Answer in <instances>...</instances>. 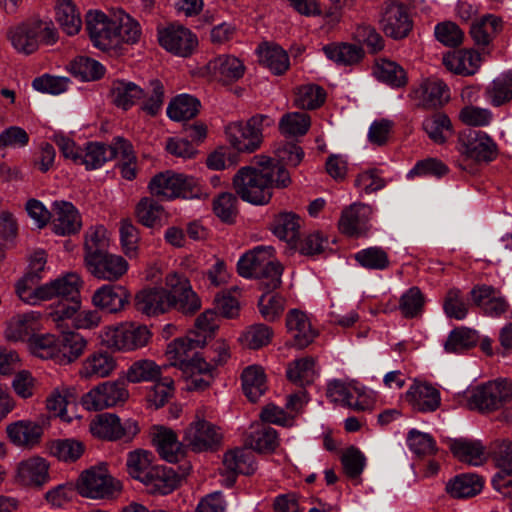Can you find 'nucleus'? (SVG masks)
Masks as SVG:
<instances>
[{
    "mask_svg": "<svg viewBox=\"0 0 512 512\" xmlns=\"http://www.w3.org/2000/svg\"><path fill=\"white\" fill-rule=\"evenodd\" d=\"M166 286L170 289L172 307L183 313H194L201 307L200 299L192 290L188 279L177 273L166 276Z\"/></svg>",
    "mask_w": 512,
    "mask_h": 512,
    "instance_id": "nucleus-20",
    "label": "nucleus"
},
{
    "mask_svg": "<svg viewBox=\"0 0 512 512\" xmlns=\"http://www.w3.org/2000/svg\"><path fill=\"white\" fill-rule=\"evenodd\" d=\"M152 337L146 325L124 322L104 327L99 334L103 345L110 349L128 352L145 347Z\"/></svg>",
    "mask_w": 512,
    "mask_h": 512,
    "instance_id": "nucleus-5",
    "label": "nucleus"
},
{
    "mask_svg": "<svg viewBox=\"0 0 512 512\" xmlns=\"http://www.w3.org/2000/svg\"><path fill=\"white\" fill-rule=\"evenodd\" d=\"M171 300L172 298L168 290L164 288H148L136 294L135 306L143 314L154 316L170 309L172 307Z\"/></svg>",
    "mask_w": 512,
    "mask_h": 512,
    "instance_id": "nucleus-28",
    "label": "nucleus"
},
{
    "mask_svg": "<svg viewBox=\"0 0 512 512\" xmlns=\"http://www.w3.org/2000/svg\"><path fill=\"white\" fill-rule=\"evenodd\" d=\"M153 443L160 456L170 463L177 462L183 456L182 445L171 429L158 426L154 428Z\"/></svg>",
    "mask_w": 512,
    "mask_h": 512,
    "instance_id": "nucleus-33",
    "label": "nucleus"
},
{
    "mask_svg": "<svg viewBox=\"0 0 512 512\" xmlns=\"http://www.w3.org/2000/svg\"><path fill=\"white\" fill-rule=\"evenodd\" d=\"M274 331L271 327L263 323H257L248 326L240 336L243 346L249 349H260L271 343Z\"/></svg>",
    "mask_w": 512,
    "mask_h": 512,
    "instance_id": "nucleus-61",
    "label": "nucleus"
},
{
    "mask_svg": "<svg viewBox=\"0 0 512 512\" xmlns=\"http://www.w3.org/2000/svg\"><path fill=\"white\" fill-rule=\"evenodd\" d=\"M484 480L477 474L464 473L455 476L446 484V491L454 498H469L479 494Z\"/></svg>",
    "mask_w": 512,
    "mask_h": 512,
    "instance_id": "nucleus-39",
    "label": "nucleus"
},
{
    "mask_svg": "<svg viewBox=\"0 0 512 512\" xmlns=\"http://www.w3.org/2000/svg\"><path fill=\"white\" fill-rule=\"evenodd\" d=\"M285 326L293 345L299 349L309 346L319 334L310 316L305 311L296 308L287 312Z\"/></svg>",
    "mask_w": 512,
    "mask_h": 512,
    "instance_id": "nucleus-19",
    "label": "nucleus"
},
{
    "mask_svg": "<svg viewBox=\"0 0 512 512\" xmlns=\"http://www.w3.org/2000/svg\"><path fill=\"white\" fill-rule=\"evenodd\" d=\"M485 97L495 107L510 101L512 99V74H502L495 78L486 87Z\"/></svg>",
    "mask_w": 512,
    "mask_h": 512,
    "instance_id": "nucleus-58",
    "label": "nucleus"
},
{
    "mask_svg": "<svg viewBox=\"0 0 512 512\" xmlns=\"http://www.w3.org/2000/svg\"><path fill=\"white\" fill-rule=\"evenodd\" d=\"M418 106L432 109L443 106L450 99L449 87L440 79L428 78L411 92Z\"/></svg>",
    "mask_w": 512,
    "mask_h": 512,
    "instance_id": "nucleus-24",
    "label": "nucleus"
},
{
    "mask_svg": "<svg viewBox=\"0 0 512 512\" xmlns=\"http://www.w3.org/2000/svg\"><path fill=\"white\" fill-rule=\"evenodd\" d=\"M87 271L95 278L117 281L128 270V262L120 255L104 252L84 260Z\"/></svg>",
    "mask_w": 512,
    "mask_h": 512,
    "instance_id": "nucleus-18",
    "label": "nucleus"
},
{
    "mask_svg": "<svg viewBox=\"0 0 512 512\" xmlns=\"http://www.w3.org/2000/svg\"><path fill=\"white\" fill-rule=\"evenodd\" d=\"M406 400L419 412H433L441 403L440 392L428 383L416 382L406 392Z\"/></svg>",
    "mask_w": 512,
    "mask_h": 512,
    "instance_id": "nucleus-30",
    "label": "nucleus"
},
{
    "mask_svg": "<svg viewBox=\"0 0 512 512\" xmlns=\"http://www.w3.org/2000/svg\"><path fill=\"white\" fill-rule=\"evenodd\" d=\"M86 29L93 45L103 51L117 48L116 12L111 16L95 10L86 14Z\"/></svg>",
    "mask_w": 512,
    "mask_h": 512,
    "instance_id": "nucleus-11",
    "label": "nucleus"
},
{
    "mask_svg": "<svg viewBox=\"0 0 512 512\" xmlns=\"http://www.w3.org/2000/svg\"><path fill=\"white\" fill-rule=\"evenodd\" d=\"M31 353L41 359H52L60 364V338L54 334H34L29 338Z\"/></svg>",
    "mask_w": 512,
    "mask_h": 512,
    "instance_id": "nucleus-43",
    "label": "nucleus"
},
{
    "mask_svg": "<svg viewBox=\"0 0 512 512\" xmlns=\"http://www.w3.org/2000/svg\"><path fill=\"white\" fill-rule=\"evenodd\" d=\"M443 64L455 74L471 76L480 68L481 56L475 50L461 49L445 54Z\"/></svg>",
    "mask_w": 512,
    "mask_h": 512,
    "instance_id": "nucleus-31",
    "label": "nucleus"
},
{
    "mask_svg": "<svg viewBox=\"0 0 512 512\" xmlns=\"http://www.w3.org/2000/svg\"><path fill=\"white\" fill-rule=\"evenodd\" d=\"M356 262L368 270H386L390 267L387 251L379 246L361 249L354 255Z\"/></svg>",
    "mask_w": 512,
    "mask_h": 512,
    "instance_id": "nucleus-57",
    "label": "nucleus"
},
{
    "mask_svg": "<svg viewBox=\"0 0 512 512\" xmlns=\"http://www.w3.org/2000/svg\"><path fill=\"white\" fill-rule=\"evenodd\" d=\"M259 58L260 62L275 75L285 73L290 66L287 52L277 45L260 47Z\"/></svg>",
    "mask_w": 512,
    "mask_h": 512,
    "instance_id": "nucleus-51",
    "label": "nucleus"
},
{
    "mask_svg": "<svg viewBox=\"0 0 512 512\" xmlns=\"http://www.w3.org/2000/svg\"><path fill=\"white\" fill-rule=\"evenodd\" d=\"M274 124L268 115L256 114L247 122H232L225 128L230 145L242 153H252L260 148L263 142V131Z\"/></svg>",
    "mask_w": 512,
    "mask_h": 512,
    "instance_id": "nucleus-4",
    "label": "nucleus"
},
{
    "mask_svg": "<svg viewBox=\"0 0 512 512\" xmlns=\"http://www.w3.org/2000/svg\"><path fill=\"white\" fill-rule=\"evenodd\" d=\"M242 389L251 402H256L266 391V374L262 366L253 364L241 373Z\"/></svg>",
    "mask_w": 512,
    "mask_h": 512,
    "instance_id": "nucleus-38",
    "label": "nucleus"
},
{
    "mask_svg": "<svg viewBox=\"0 0 512 512\" xmlns=\"http://www.w3.org/2000/svg\"><path fill=\"white\" fill-rule=\"evenodd\" d=\"M373 73L375 77L391 87H403L407 84V75L405 70L396 62L379 59L376 61Z\"/></svg>",
    "mask_w": 512,
    "mask_h": 512,
    "instance_id": "nucleus-49",
    "label": "nucleus"
},
{
    "mask_svg": "<svg viewBox=\"0 0 512 512\" xmlns=\"http://www.w3.org/2000/svg\"><path fill=\"white\" fill-rule=\"evenodd\" d=\"M223 474L226 475L228 486H232L238 474H252L255 467L253 453L246 448H235L227 451L223 456Z\"/></svg>",
    "mask_w": 512,
    "mask_h": 512,
    "instance_id": "nucleus-25",
    "label": "nucleus"
},
{
    "mask_svg": "<svg viewBox=\"0 0 512 512\" xmlns=\"http://www.w3.org/2000/svg\"><path fill=\"white\" fill-rule=\"evenodd\" d=\"M128 397L125 381H106L84 394L81 403L88 411H100L123 404Z\"/></svg>",
    "mask_w": 512,
    "mask_h": 512,
    "instance_id": "nucleus-9",
    "label": "nucleus"
},
{
    "mask_svg": "<svg viewBox=\"0 0 512 512\" xmlns=\"http://www.w3.org/2000/svg\"><path fill=\"white\" fill-rule=\"evenodd\" d=\"M110 237L103 225L89 227L84 234V260L107 252Z\"/></svg>",
    "mask_w": 512,
    "mask_h": 512,
    "instance_id": "nucleus-50",
    "label": "nucleus"
},
{
    "mask_svg": "<svg viewBox=\"0 0 512 512\" xmlns=\"http://www.w3.org/2000/svg\"><path fill=\"white\" fill-rule=\"evenodd\" d=\"M286 375L289 381L301 387L313 383L317 375L314 358L304 357L290 362Z\"/></svg>",
    "mask_w": 512,
    "mask_h": 512,
    "instance_id": "nucleus-48",
    "label": "nucleus"
},
{
    "mask_svg": "<svg viewBox=\"0 0 512 512\" xmlns=\"http://www.w3.org/2000/svg\"><path fill=\"white\" fill-rule=\"evenodd\" d=\"M310 125L311 119L307 113L291 112L281 118L279 130L284 136L296 137L306 134Z\"/></svg>",
    "mask_w": 512,
    "mask_h": 512,
    "instance_id": "nucleus-64",
    "label": "nucleus"
},
{
    "mask_svg": "<svg viewBox=\"0 0 512 512\" xmlns=\"http://www.w3.org/2000/svg\"><path fill=\"white\" fill-rule=\"evenodd\" d=\"M43 33L54 38V30L48 23L30 21L12 27L8 31V38L17 52L29 55L38 49L39 39Z\"/></svg>",
    "mask_w": 512,
    "mask_h": 512,
    "instance_id": "nucleus-15",
    "label": "nucleus"
},
{
    "mask_svg": "<svg viewBox=\"0 0 512 512\" xmlns=\"http://www.w3.org/2000/svg\"><path fill=\"white\" fill-rule=\"evenodd\" d=\"M250 447L259 453L273 452L279 445L277 431L267 425L257 424L249 435Z\"/></svg>",
    "mask_w": 512,
    "mask_h": 512,
    "instance_id": "nucleus-52",
    "label": "nucleus"
},
{
    "mask_svg": "<svg viewBox=\"0 0 512 512\" xmlns=\"http://www.w3.org/2000/svg\"><path fill=\"white\" fill-rule=\"evenodd\" d=\"M82 227L78 209L67 201H54L52 204L51 229L59 236L76 234Z\"/></svg>",
    "mask_w": 512,
    "mask_h": 512,
    "instance_id": "nucleus-23",
    "label": "nucleus"
},
{
    "mask_svg": "<svg viewBox=\"0 0 512 512\" xmlns=\"http://www.w3.org/2000/svg\"><path fill=\"white\" fill-rule=\"evenodd\" d=\"M237 270L242 277L259 279L268 291L279 288L282 283L283 267L272 246H258L245 253L238 260Z\"/></svg>",
    "mask_w": 512,
    "mask_h": 512,
    "instance_id": "nucleus-2",
    "label": "nucleus"
},
{
    "mask_svg": "<svg viewBox=\"0 0 512 512\" xmlns=\"http://www.w3.org/2000/svg\"><path fill=\"white\" fill-rule=\"evenodd\" d=\"M161 374L162 367L153 360L140 359L130 365L126 378L131 383L154 382L160 379Z\"/></svg>",
    "mask_w": 512,
    "mask_h": 512,
    "instance_id": "nucleus-55",
    "label": "nucleus"
},
{
    "mask_svg": "<svg viewBox=\"0 0 512 512\" xmlns=\"http://www.w3.org/2000/svg\"><path fill=\"white\" fill-rule=\"evenodd\" d=\"M203 342L204 340L191 337H180L171 341L166 349L170 366L177 367L183 375L209 374L212 365L197 352Z\"/></svg>",
    "mask_w": 512,
    "mask_h": 512,
    "instance_id": "nucleus-3",
    "label": "nucleus"
},
{
    "mask_svg": "<svg viewBox=\"0 0 512 512\" xmlns=\"http://www.w3.org/2000/svg\"><path fill=\"white\" fill-rule=\"evenodd\" d=\"M130 293L122 285L105 284L95 290L92 295V304L109 313L122 311L129 303Z\"/></svg>",
    "mask_w": 512,
    "mask_h": 512,
    "instance_id": "nucleus-26",
    "label": "nucleus"
},
{
    "mask_svg": "<svg viewBox=\"0 0 512 512\" xmlns=\"http://www.w3.org/2000/svg\"><path fill=\"white\" fill-rule=\"evenodd\" d=\"M503 22L501 18L488 14L472 20L470 25V35L478 46H487L502 30Z\"/></svg>",
    "mask_w": 512,
    "mask_h": 512,
    "instance_id": "nucleus-36",
    "label": "nucleus"
},
{
    "mask_svg": "<svg viewBox=\"0 0 512 512\" xmlns=\"http://www.w3.org/2000/svg\"><path fill=\"white\" fill-rule=\"evenodd\" d=\"M71 74L85 81L97 80L104 75V66L89 57L78 56L69 63L68 67Z\"/></svg>",
    "mask_w": 512,
    "mask_h": 512,
    "instance_id": "nucleus-63",
    "label": "nucleus"
},
{
    "mask_svg": "<svg viewBox=\"0 0 512 512\" xmlns=\"http://www.w3.org/2000/svg\"><path fill=\"white\" fill-rule=\"evenodd\" d=\"M256 166H245L233 177V187L244 201L255 204H267L272 197V188H285L291 178L288 171L270 157H254Z\"/></svg>",
    "mask_w": 512,
    "mask_h": 512,
    "instance_id": "nucleus-1",
    "label": "nucleus"
},
{
    "mask_svg": "<svg viewBox=\"0 0 512 512\" xmlns=\"http://www.w3.org/2000/svg\"><path fill=\"white\" fill-rule=\"evenodd\" d=\"M379 24L384 34L394 40L406 38L413 28L407 6L398 1L384 3Z\"/></svg>",
    "mask_w": 512,
    "mask_h": 512,
    "instance_id": "nucleus-13",
    "label": "nucleus"
},
{
    "mask_svg": "<svg viewBox=\"0 0 512 512\" xmlns=\"http://www.w3.org/2000/svg\"><path fill=\"white\" fill-rule=\"evenodd\" d=\"M116 367L114 358L107 352H96L88 356L82 363L80 375L83 378H104L109 376Z\"/></svg>",
    "mask_w": 512,
    "mask_h": 512,
    "instance_id": "nucleus-40",
    "label": "nucleus"
},
{
    "mask_svg": "<svg viewBox=\"0 0 512 512\" xmlns=\"http://www.w3.org/2000/svg\"><path fill=\"white\" fill-rule=\"evenodd\" d=\"M79 165H84L86 170H95L102 167L107 161L113 159V153L108 145L101 142H89L82 149Z\"/></svg>",
    "mask_w": 512,
    "mask_h": 512,
    "instance_id": "nucleus-53",
    "label": "nucleus"
},
{
    "mask_svg": "<svg viewBox=\"0 0 512 512\" xmlns=\"http://www.w3.org/2000/svg\"><path fill=\"white\" fill-rule=\"evenodd\" d=\"M6 431L13 444L24 447H33L38 444L43 434L42 426L29 420L11 423Z\"/></svg>",
    "mask_w": 512,
    "mask_h": 512,
    "instance_id": "nucleus-32",
    "label": "nucleus"
},
{
    "mask_svg": "<svg viewBox=\"0 0 512 512\" xmlns=\"http://www.w3.org/2000/svg\"><path fill=\"white\" fill-rule=\"evenodd\" d=\"M205 68L214 79L224 84L239 80L245 73L243 62L233 55H219L211 59Z\"/></svg>",
    "mask_w": 512,
    "mask_h": 512,
    "instance_id": "nucleus-27",
    "label": "nucleus"
},
{
    "mask_svg": "<svg viewBox=\"0 0 512 512\" xmlns=\"http://www.w3.org/2000/svg\"><path fill=\"white\" fill-rule=\"evenodd\" d=\"M90 431L94 436L101 439L111 441L118 439L131 440L139 432V427L133 419H126L121 422L116 414L105 413L91 422Z\"/></svg>",
    "mask_w": 512,
    "mask_h": 512,
    "instance_id": "nucleus-16",
    "label": "nucleus"
},
{
    "mask_svg": "<svg viewBox=\"0 0 512 512\" xmlns=\"http://www.w3.org/2000/svg\"><path fill=\"white\" fill-rule=\"evenodd\" d=\"M373 209L364 203H353L345 208L338 222L339 230L350 237L365 234L370 228Z\"/></svg>",
    "mask_w": 512,
    "mask_h": 512,
    "instance_id": "nucleus-22",
    "label": "nucleus"
},
{
    "mask_svg": "<svg viewBox=\"0 0 512 512\" xmlns=\"http://www.w3.org/2000/svg\"><path fill=\"white\" fill-rule=\"evenodd\" d=\"M200 102L193 96L182 94L175 97L167 107V115L174 121L189 120L199 112Z\"/></svg>",
    "mask_w": 512,
    "mask_h": 512,
    "instance_id": "nucleus-54",
    "label": "nucleus"
},
{
    "mask_svg": "<svg viewBox=\"0 0 512 512\" xmlns=\"http://www.w3.org/2000/svg\"><path fill=\"white\" fill-rule=\"evenodd\" d=\"M148 188L153 196L165 200L178 197L192 199L200 198L201 187L194 177L165 171L155 175L149 182Z\"/></svg>",
    "mask_w": 512,
    "mask_h": 512,
    "instance_id": "nucleus-6",
    "label": "nucleus"
},
{
    "mask_svg": "<svg viewBox=\"0 0 512 512\" xmlns=\"http://www.w3.org/2000/svg\"><path fill=\"white\" fill-rule=\"evenodd\" d=\"M301 218L293 212L280 213L274 220L273 233L289 244H295L300 236Z\"/></svg>",
    "mask_w": 512,
    "mask_h": 512,
    "instance_id": "nucleus-44",
    "label": "nucleus"
},
{
    "mask_svg": "<svg viewBox=\"0 0 512 512\" xmlns=\"http://www.w3.org/2000/svg\"><path fill=\"white\" fill-rule=\"evenodd\" d=\"M325 56L339 66L358 64L364 57V50L356 44L330 43L322 48Z\"/></svg>",
    "mask_w": 512,
    "mask_h": 512,
    "instance_id": "nucleus-37",
    "label": "nucleus"
},
{
    "mask_svg": "<svg viewBox=\"0 0 512 512\" xmlns=\"http://www.w3.org/2000/svg\"><path fill=\"white\" fill-rule=\"evenodd\" d=\"M223 439L222 431L213 423L196 418L184 430L183 443L194 452L217 450Z\"/></svg>",
    "mask_w": 512,
    "mask_h": 512,
    "instance_id": "nucleus-10",
    "label": "nucleus"
},
{
    "mask_svg": "<svg viewBox=\"0 0 512 512\" xmlns=\"http://www.w3.org/2000/svg\"><path fill=\"white\" fill-rule=\"evenodd\" d=\"M490 453L499 468L492 479L494 489L503 496H512V441L495 440L491 444Z\"/></svg>",
    "mask_w": 512,
    "mask_h": 512,
    "instance_id": "nucleus-14",
    "label": "nucleus"
},
{
    "mask_svg": "<svg viewBox=\"0 0 512 512\" xmlns=\"http://www.w3.org/2000/svg\"><path fill=\"white\" fill-rule=\"evenodd\" d=\"M422 126L428 137L437 144L445 143L448 135L452 133L450 118L441 112L425 118Z\"/></svg>",
    "mask_w": 512,
    "mask_h": 512,
    "instance_id": "nucleus-56",
    "label": "nucleus"
},
{
    "mask_svg": "<svg viewBox=\"0 0 512 512\" xmlns=\"http://www.w3.org/2000/svg\"><path fill=\"white\" fill-rule=\"evenodd\" d=\"M178 483L179 478L172 469L158 465L143 484L151 493L166 495L174 491Z\"/></svg>",
    "mask_w": 512,
    "mask_h": 512,
    "instance_id": "nucleus-45",
    "label": "nucleus"
},
{
    "mask_svg": "<svg viewBox=\"0 0 512 512\" xmlns=\"http://www.w3.org/2000/svg\"><path fill=\"white\" fill-rule=\"evenodd\" d=\"M56 20L67 35L77 34L82 27L80 13L72 0H58L56 4Z\"/></svg>",
    "mask_w": 512,
    "mask_h": 512,
    "instance_id": "nucleus-46",
    "label": "nucleus"
},
{
    "mask_svg": "<svg viewBox=\"0 0 512 512\" xmlns=\"http://www.w3.org/2000/svg\"><path fill=\"white\" fill-rule=\"evenodd\" d=\"M474 304L489 316H500L505 313L509 304L501 292L490 285H479L471 290Z\"/></svg>",
    "mask_w": 512,
    "mask_h": 512,
    "instance_id": "nucleus-29",
    "label": "nucleus"
},
{
    "mask_svg": "<svg viewBox=\"0 0 512 512\" xmlns=\"http://www.w3.org/2000/svg\"><path fill=\"white\" fill-rule=\"evenodd\" d=\"M154 456L146 450H135L128 454L126 466L129 475L144 483L158 465L153 464Z\"/></svg>",
    "mask_w": 512,
    "mask_h": 512,
    "instance_id": "nucleus-41",
    "label": "nucleus"
},
{
    "mask_svg": "<svg viewBox=\"0 0 512 512\" xmlns=\"http://www.w3.org/2000/svg\"><path fill=\"white\" fill-rule=\"evenodd\" d=\"M512 400V380L499 378L477 386L469 392L470 406L481 411H493Z\"/></svg>",
    "mask_w": 512,
    "mask_h": 512,
    "instance_id": "nucleus-8",
    "label": "nucleus"
},
{
    "mask_svg": "<svg viewBox=\"0 0 512 512\" xmlns=\"http://www.w3.org/2000/svg\"><path fill=\"white\" fill-rule=\"evenodd\" d=\"M457 151L463 160L476 164H488L498 156V146L495 141L486 132L472 129L459 133Z\"/></svg>",
    "mask_w": 512,
    "mask_h": 512,
    "instance_id": "nucleus-7",
    "label": "nucleus"
},
{
    "mask_svg": "<svg viewBox=\"0 0 512 512\" xmlns=\"http://www.w3.org/2000/svg\"><path fill=\"white\" fill-rule=\"evenodd\" d=\"M117 21V47L122 43L135 44L142 35V30L138 21L122 10L116 12Z\"/></svg>",
    "mask_w": 512,
    "mask_h": 512,
    "instance_id": "nucleus-59",
    "label": "nucleus"
},
{
    "mask_svg": "<svg viewBox=\"0 0 512 512\" xmlns=\"http://www.w3.org/2000/svg\"><path fill=\"white\" fill-rule=\"evenodd\" d=\"M158 42L166 51L180 57L190 56L198 45L196 35L181 25L159 29Z\"/></svg>",
    "mask_w": 512,
    "mask_h": 512,
    "instance_id": "nucleus-17",
    "label": "nucleus"
},
{
    "mask_svg": "<svg viewBox=\"0 0 512 512\" xmlns=\"http://www.w3.org/2000/svg\"><path fill=\"white\" fill-rule=\"evenodd\" d=\"M40 313L31 311L18 314L11 318L5 330V336L8 340L23 341L30 338L39 328Z\"/></svg>",
    "mask_w": 512,
    "mask_h": 512,
    "instance_id": "nucleus-34",
    "label": "nucleus"
},
{
    "mask_svg": "<svg viewBox=\"0 0 512 512\" xmlns=\"http://www.w3.org/2000/svg\"><path fill=\"white\" fill-rule=\"evenodd\" d=\"M479 341L477 331L461 327L450 332L444 349L448 353H461L471 347H474Z\"/></svg>",
    "mask_w": 512,
    "mask_h": 512,
    "instance_id": "nucleus-60",
    "label": "nucleus"
},
{
    "mask_svg": "<svg viewBox=\"0 0 512 512\" xmlns=\"http://www.w3.org/2000/svg\"><path fill=\"white\" fill-rule=\"evenodd\" d=\"M120 488V483L104 467H92L82 472L77 482L79 494L91 499L108 497Z\"/></svg>",
    "mask_w": 512,
    "mask_h": 512,
    "instance_id": "nucleus-12",
    "label": "nucleus"
},
{
    "mask_svg": "<svg viewBox=\"0 0 512 512\" xmlns=\"http://www.w3.org/2000/svg\"><path fill=\"white\" fill-rule=\"evenodd\" d=\"M144 96V89L132 81L114 80L110 88L113 104L123 110L130 109Z\"/></svg>",
    "mask_w": 512,
    "mask_h": 512,
    "instance_id": "nucleus-35",
    "label": "nucleus"
},
{
    "mask_svg": "<svg viewBox=\"0 0 512 512\" xmlns=\"http://www.w3.org/2000/svg\"><path fill=\"white\" fill-rule=\"evenodd\" d=\"M325 99L324 89L317 84L309 83L297 88L294 103L299 108L312 110L320 107Z\"/></svg>",
    "mask_w": 512,
    "mask_h": 512,
    "instance_id": "nucleus-62",
    "label": "nucleus"
},
{
    "mask_svg": "<svg viewBox=\"0 0 512 512\" xmlns=\"http://www.w3.org/2000/svg\"><path fill=\"white\" fill-rule=\"evenodd\" d=\"M449 448L461 462L479 466L484 461V447L480 441L454 439L450 441Z\"/></svg>",
    "mask_w": 512,
    "mask_h": 512,
    "instance_id": "nucleus-42",
    "label": "nucleus"
},
{
    "mask_svg": "<svg viewBox=\"0 0 512 512\" xmlns=\"http://www.w3.org/2000/svg\"><path fill=\"white\" fill-rule=\"evenodd\" d=\"M62 337L60 338V364H70L77 360L83 353L87 346L86 339L76 332H65L61 330Z\"/></svg>",
    "mask_w": 512,
    "mask_h": 512,
    "instance_id": "nucleus-47",
    "label": "nucleus"
},
{
    "mask_svg": "<svg viewBox=\"0 0 512 512\" xmlns=\"http://www.w3.org/2000/svg\"><path fill=\"white\" fill-rule=\"evenodd\" d=\"M14 480L24 487H42L49 481V463L40 456L23 459L16 465Z\"/></svg>",
    "mask_w": 512,
    "mask_h": 512,
    "instance_id": "nucleus-21",
    "label": "nucleus"
}]
</instances>
